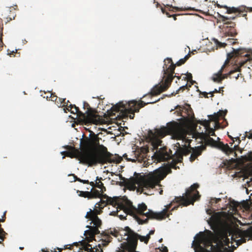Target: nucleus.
I'll use <instances>...</instances> for the list:
<instances>
[{
  "label": "nucleus",
  "mask_w": 252,
  "mask_h": 252,
  "mask_svg": "<svg viewBox=\"0 0 252 252\" xmlns=\"http://www.w3.org/2000/svg\"><path fill=\"white\" fill-rule=\"evenodd\" d=\"M46 98L48 99V98H50V96H49V95H47L46 96Z\"/></svg>",
  "instance_id": "774afa93"
},
{
  "label": "nucleus",
  "mask_w": 252,
  "mask_h": 252,
  "mask_svg": "<svg viewBox=\"0 0 252 252\" xmlns=\"http://www.w3.org/2000/svg\"><path fill=\"white\" fill-rule=\"evenodd\" d=\"M158 129H156L154 133L153 134L152 143L154 149H157V151L152 156V159L150 161L158 162L161 161H167L174 158V155L172 154V152L170 149H168L167 147H164L158 149V147L160 145L162 141L161 139L156 135V132Z\"/></svg>",
  "instance_id": "9d476101"
},
{
  "label": "nucleus",
  "mask_w": 252,
  "mask_h": 252,
  "mask_svg": "<svg viewBox=\"0 0 252 252\" xmlns=\"http://www.w3.org/2000/svg\"><path fill=\"white\" fill-rule=\"evenodd\" d=\"M160 9H161L162 13L163 14H165V13L167 11L164 8H163L162 6H160Z\"/></svg>",
  "instance_id": "3c124183"
},
{
  "label": "nucleus",
  "mask_w": 252,
  "mask_h": 252,
  "mask_svg": "<svg viewBox=\"0 0 252 252\" xmlns=\"http://www.w3.org/2000/svg\"><path fill=\"white\" fill-rule=\"evenodd\" d=\"M119 234V232L115 228L105 230L101 233V235L103 238V240L107 243H109L111 241L112 238L110 236L111 235L115 237H117Z\"/></svg>",
  "instance_id": "412c9836"
},
{
  "label": "nucleus",
  "mask_w": 252,
  "mask_h": 252,
  "mask_svg": "<svg viewBox=\"0 0 252 252\" xmlns=\"http://www.w3.org/2000/svg\"><path fill=\"white\" fill-rule=\"evenodd\" d=\"M240 75H241V73L237 74L236 75H234V74L230 76V78H234L236 80H237Z\"/></svg>",
  "instance_id": "37998d69"
},
{
  "label": "nucleus",
  "mask_w": 252,
  "mask_h": 252,
  "mask_svg": "<svg viewBox=\"0 0 252 252\" xmlns=\"http://www.w3.org/2000/svg\"><path fill=\"white\" fill-rule=\"evenodd\" d=\"M165 14H166V15L169 18H170L172 16V15L170 14V13L167 11H166Z\"/></svg>",
  "instance_id": "4d7b16f0"
},
{
  "label": "nucleus",
  "mask_w": 252,
  "mask_h": 252,
  "mask_svg": "<svg viewBox=\"0 0 252 252\" xmlns=\"http://www.w3.org/2000/svg\"><path fill=\"white\" fill-rule=\"evenodd\" d=\"M211 228L214 231L206 230L204 235L207 241L206 249L201 248L202 252H233L237 247L229 249V240L221 230L222 220L218 214L212 215L208 220Z\"/></svg>",
  "instance_id": "f03ea898"
},
{
  "label": "nucleus",
  "mask_w": 252,
  "mask_h": 252,
  "mask_svg": "<svg viewBox=\"0 0 252 252\" xmlns=\"http://www.w3.org/2000/svg\"><path fill=\"white\" fill-rule=\"evenodd\" d=\"M231 203L232 204V207L234 208H236L238 206V203L236 202H235L234 201H233V202H231Z\"/></svg>",
  "instance_id": "c03bdc74"
},
{
  "label": "nucleus",
  "mask_w": 252,
  "mask_h": 252,
  "mask_svg": "<svg viewBox=\"0 0 252 252\" xmlns=\"http://www.w3.org/2000/svg\"><path fill=\"white\" fill-rule=\"evenodd\" d=\"M162 192H163V190H161L159 191V194H162Z\"/></svg>",
  "instance_id": "338daca9"
},
{
  "label": "nucleus",
  "mask_w": 252,
  "mask_h": 252,
  "mask_svg": "<svg viewBox=\"0 0 252 252\" xmlns=\"http://www.w3.org/2000/svg\"><path fill=\"white\" fill-rule=\"evenodd\" d=\"M71 175H72L73 177H74V181H77V179H79V178H78L76 175H75L74 174H71Z\"/></svg>",
  "instance_id": "13d9d810"
},
{
  "label": "nucleus",
  "mask_w": 252,
  "mask_h": 252,
  "mask_svg": "<svg viewBox=\"0 0 252 252\" xmlns=\"http://www.w3.org/2000/svg\"><path fill=\"white\" fill-rule=\"evenodd\" d=\"M226 9V13L227 14H237L236 16H224L221 15H219V21L222 23L220 26V28L223 32L228 36L234 37L237 35V32L235 28L236 24L231 20H234L237 17H245L247 20V14L249 8L245 6H240L238 7H229L226 5L221 6ZM250 11H252V8H250Z\"/></svg>",
  "instance_id": "39448f33"
},
{
  "label": "nucleus",
  "mask_w": 252,
  "mask_h": 252,
  "mask_svg": "<svg viewBox=\"0 0 252 252\" xmlns=\"http://www.w3.org/2000/svg\"><path fill=\"white\" fill-rule=\"evenodd\" d=\"M231 239L236 242L237 247L252 239V226L245 230L237 229L232 232Z\"/></svg>",
  "instance_id": "f8f14e48"
},
{
  "label": "nucleus",
  "mask_w": 252,
  "mask_h": 252,
  "mask_svg": "<svg viewBox=\"0 0 252 252\" xmlns=\"http://www.w3.org/2000/svg\"><path fill=\"white\" fill-rule=\"evenodd\" d=\"M199 185L194 184L189 188L187 189L185 196H180L176 198V201L181 205L187 206L193 203L196 200L200 197L198 191L196 189L199 188Z\"/></svg>",
  "instance_id": "9b49d317"
},
{
  "label": "nucleus",
  "mask_w": 252,
  "mask_h": 252,
  "mask_svg": "<svg viewBox=\"0 0 252 252\" xmlns=\"http://www.w3.org/2000/svg\"><path fill=\"white\" fill-rule=\"evenodd\" d=\"M166 175V174L161 169L159 168L155 170L147 175L146 177L138 181V190L147 195L152 194V193L147 192L146 191H150L151 189L155 188L156 186H158L160 181L163 180Z\"/></svg>",
  "instance_id": "6e6552de"
},
{
  "label": "nucleus",
  "mask_w": 252,
  "mask_h": 252,
  "mask_svg": "<svg viewBox=\"0 0 252 252\" xmlns=\"http://www.w3.org/2000/svg\"><path fill=\"white\" fill-rule=\"evenodd\" d=\"M164 63L163 66V76L161 81L158 85H156L151 90L150 94H146L143 97L147 96L157 95L161 93L166 91L170 86L174 78L176 77L178 79L180 77L174 75L175 74V65L173 63L171 58H167L164 61Z\"/></svg>",
  "instance_id": "423d86ee"
},
{
  "label": "nucleus",
  "mask_w": 252,
  "mask_h": 252,
  "mask_svg": "<svg viewBox=\"0 0 252 252\" xmlns=\"http://www.w3.org/2000/svg\"><path fill=\"white\" fill-rule=\"evenodd\" d=\"M77 193L78 194V195L81 197H83L85 198H88L89 199H90V195L91 194L90 193V191H80V190H77Z\"/></svg>",
  "instance_id": "7c9ffc66"
},
{
  "label": "nucleus",
  "mask_w": 252,
  "mask_h": 252,
  "mask_svg": "<svg viewBox=\"0 0 252 252\" xmlns=\"http://www.w3.org/2000/svg\"><path fill=\"white\" fill-rule=\"evenodd\" d=\"M214 41L217 48H223L227 44L226 43L220 42L217 39H214Z\"/></svg>",
  "instance_id": "473e14b6"
},
{
  "label": "nucleus",
  "mask_w": 252,
  "mask_h": 252,
  "mask_svg": "<svg viewBox=\"0 0 252 252\" xmlns=\"http://www.w3.org/2000/svg\"><path fill=\"white\" fill-rule=\"evenodd\" d=\"M249 157L250 160H252V152L249 153Z\"/></svg>",
  "instance_id": "5fc2aeb1"
},
{
  "label": "nucleus",
  "mask_w": 252,
  "mask_h": 252,
  "mask_svg": "<svg viewBox=\"0 0 252 252\" xmlns=\"http://www.w3.org/2000/svg\"><path fill=\"white\" fill-rule=\"evenodd\" d=\"M102 179V178H99L98 177H97L96 178L95 183H94V182H91L90 185L93 187H96L100 189V191L102 193H103L105 191H106V188L104 186L103 184L101 181Z\"/></svg>",
  "instance_id": "393cba45"
},
{
  "label": "nucleus",
  "mask_w": 252,
  "mask_h": 252,
  "mask_svg": "<svg viewBox=\"0 0 252 252\" xmlns=\"http://www.w3.org/2000/svg\"><path fill=\"white\" fill-rule=\"evenodd\" d=\"M102 206L99 203H96L94 210L90 209V211L87 213L85 218L91 221L90 224H96L97 226H101L102 221L97 215L100 214L102 213V211L98 210L97 208L102 209L101 207H102Z\"/></svg>",
  "instance_id": "4468645a"
},
{
  "label": "nucleus",
  "mask_w": 252,
  "mask_h": 252,
  "mask_svg": "<svg viewBox=\"0 0 252 252\" xmlns=\"http://www.w3.org/2000/svg\"><path fill=\"white\" fill-rule=\"evenodd\" d=\"M168 134L171 135L174 139L181 140V143H176L178 149L170 165L171 168L176 169V164L182 162L183 156H187L191 153V149L189 146L191 140L186 139L185 129L181 124L177 122L169 123L166 126L162 127L156 132V135L159 138H163Z\"/></svg>",
  "instance_id": "7ed1b4c3"
},
{
  "label": "nucleus",
  "mask_w": 252,
  "mask_h": 252,
  "mask_svg": "<svg viewBox=\"0 0 252 252\" xmlns=\"http://www.w3.org/2000/svg\"><path fill=\"white\" fill-rule=\"evenodd\" d=\"M232 49V51L227 54V59L221 69L217 73L214 74L212 79L214 82L220 83L222 81V73L224 71V68L230 63L231 59L237 58L236 62L241 63V65L244 63H247L252 60V50H247L241 48Z\"/></svg>",
  "instance_id": "0eeeda50"
},
{
  "label": "nucleus",
  "mask_w": 252,
  "mask_h": 252,
  "mask_svg": "<svg viewBox=\"0 0 252 252\" xmlns=\"http://www.w3.org/2000/svg\"><path fill=\"white\" fill-rule=\"evenodd\" d=\"M59 100L60 101V104H62L63 103V104H65L66 103V102H65V98H64V99H62V98H59Z\"/></svg>",
  "instance_id": "09e8293b"
},
{
  "label": "nucleus",
  "mask_w": 252,
  "mask_h": 252,
  "mask_svg": "<svg viewBox=\"0 0 252 252\" xmlns=\"http://www.w3.org/2000/svg\"><path fill=\"white\" fill-rule=\"evenodd\" d=\"M247 136L249 139H252V131H251L250 132L249 135H247Z\"/></svg>",
  "instance_id": "603ef678"
},
{
  "label": "nucleus",
  "mask_w": 252,
  "mask_h": 252,
  "mask_svg": "<svg viewBox=\"0 0 252 252\" xmlns=\"http://www.w3.org/2000/svg\"><path fill=\"white\" fill-rule=\"evenodd\" d=\"M227 110H220L217 113H215L213 115L209 116V118L211 121H217L220 118H223L226 114Z\"/></svg>",
  "instance_id": "b1692460"
},
{
  "label": "nucleus",
  "mask_w": 252,
  "mask_h": 252,
  "mask_svg": "<svg viewBox=\"0 0 252 252\" xmlns=\"http://www.w3.org/2000/svg\"><path fill=\"white\" fill-rule=\"evenodd\" d=\"M92 225H87L86 227L89 228V230H87L84 232V235L89 241H92L95 237V235L100 233L99 228L101 226H97L96 224H93Z\"/></svg>",
  "instance_id": "f3484780"
},
{
  "label": "nucleus",
  "mask_w": 252,
  "mask_h": 252,
  "mask_svg": "<svg viewBox=\"0 0 252 252\" xmlns=\"http://www.w3.org/2000/svg\"><path fill=\"white\" fill-rule=\"evenodd\" d=\"M187 84H186L185 85L182 86V87H180V88L176 91V94H178L180 91L183 92L184 90L187 89Z\"/></svg>",
  "instance_id": "4c0bfd02"
},
{
  "label": "nucleus",
  "mask_w": 252,
  "mask_h": 252,
  "mask_svg": "<svg viewBox=\"0 0 252 252\" xmlns=\"http://www.w3.org/2000/svg\"><path fill=\"white\" fill-rule=\"evenodd\" d=\"M154 102H144L143 101L140 100L138 102L136 100H131L129 101L126 105L123 102H120L112 108V113L113 112H120L122 118H127L129 117L133 119L135 116V113L138 112L141 108L144 107L148 104L153 103Z\"/></svg>",
  "instance_id": "1a4fd4ad"
},
{
  "label": "nucleus",
  "mask_w": 252,
  "mask_h": 252,
  "mask_svg": "<svg viewBox=\"0 0 252 252\" xmlns=\"http://www.w3.org/2000/svg\"><path fill=\"white\" fill-rule=\"evenodd\" d=\"M236 139H237L238 140V144H240V143L241 142V140H240V138L237 137L236 138Z\"/></svg>",
  "instance_id": "0e129e2a"
},
{
  "label": "nucleus",
  "mask_w": 252,
  "mask_h": 252,
  "mask_svg": "<svg viewBox=\"0 0 252 252\" xmlns=\"http://www.w3.org/2000/svg\"><path fill=\"white\" fill-rule=\"evenodd\" d=\"M90 193L91 194L90 196V199L95 198H100L101 196V192L96 189H91V191H90Z\"/></svg>",
  "instance_id": "c85d7f7f"
},
{
  "label": "nucleus",
  "mask_w": 252,
  "mask_h": 252,
  "mask_svg": "<svg viewBox=\"0 0 252 252\" xmlns=\"http://www.w3.org/2000/svg\"><path fill=\"white\" fill-rule=\"evenodd\" d=\"M154 3H156V7H158L159 6L160 7V4L158 2H156L155 0H154Z\"/></svg>",
  "instance_id": "680f3d73"
},
{
  "label": "nucleus",
  "mask_w": 252,
  "mask_h": 252,
  "mask_svg": "<svg viewBox=\"0 0 252 252\" xmlns=\"http://www.w3.org/2000/svg\"><path fill=\"white\" fill-rule=\"evenodd\" d=\"M48 94L50 95V99L49 100L55 102L57 101L58 99V97L55 94L49 93Z\"/></svg>",
  "instance_id": "e433bc0d"
},
{
  "label": "nucleus",
  "mask_w": 252,
  "mask_h": 252,
  "mask_svg": "<svg viewBox=\"0 0 252 252\" xmlns=\"http://www.w3.org/2000/svg\"><path fill=\"white\" fill-rule=\"evenodd\" d=\"M124 157L128 161H135V159H131V158H127V155L126 154H125L124 155Z\"/></svg>",
  "instance_id": "de8ad7c7"
},
{
  "label": "nucleus",
  "mask_w": 252,
  "mask_h": 252,
  "mask_svg": "<svg viewBox=\"0 0 252 252\" xmlns=\"http://www.w3.org/2000/svg\"><path fill=\"white\" fill-rule=\"evenodd\" d=\"M100 138L93 132L90 137H85L80 141V150L74 147L67 145L64 152L65 156L71 158H77L80 162L89 166L95 165L98 163H120L121 158H117L107 151L106 147L99 144Z\"/></svg>",
  "instance_id": "f257e3e1"
},
{
  "label": "nucleus",
  "mask_w": 252,
  "mask_h": 252,
  "mask_svg": "<svg viewBox=\"0 0 252 252\" xmlns=\"http://www.w3.org/2000/svg\"><path fill=\"white\" fill-rule=\"evenodd\" d=\"M161 248H162V250H160V251H161L162 252H168V250L166 247L163 246L162 245V247Z\"/></svg>",
  "instance_id": "a18cd8bd"
},
{
  "label": "nucleus",
  "mask_w": 252,
  "mask_h": 252,
  "mask_svg": "<svg viewBox=\"0 0 252 252\" xmlns=\"http://www.w3.org/2000/svg\"><path fill=\"white\" fill-rule=\"evenodd\" d=\"M116 211L110 212V215L117 216L122 220L126 219L127 215H128V211L124 209H122L121 210H120V209H117V208H116Z\"/></svg>",
  "instance_id": "5701e85b"
},
{
  "label": "nucleus",
  "mask_w": 252,
  "mask_h": 252,
  "mask_svg": "<svg viewBox=\"0 0 252 252\" xmlns=\"http://www.w3.org/2000/svg\"><path fill=\"white\" fill-rule=\"evenodd\" d=\"M83 108L87 109L85 113L80 112L83 121L86 123L97 124L100 122L101 119L99 115L96 114L94 110L91 108L89 103L84 101Z\"/></svg>",
  "instance_id": "ddd939ff"
},
{
  "label": "nucleus",
  "mask_w": 252,
  "mask_h": 252,
  "mask_svg": "<svg viewBox=\"0 0 252 252\" xmlns=\"http://www.w3.org/2000/svg\"><path fill=\"white\" fill-rule=\"evenodd\" d=\"M189 57H190V54L189 53L183 59H181L179 61H178L175 64V66L176 65L180 66V65L183 64L189 59Z\"/></svg>",
  "instance_id": "2f4dec72"
},
{
  "label": "nucleus",
  "mask_w": 252,
  "mask_h": 252,
  "mask_svg": "<svg viewBox=\"0 0 252 252\" xmlns=\"http://www.w3.org/2000/svg\"><path fill=\"white\" fill-rule=\"evenodd\" d=\"M215 122V128L216 129H219L220 127V125L219 122V120H218L217 121H214Z\"/></svg>",
  "instance_id": "ea45409f"
},
{
  "label": "nucleus",
  "mask_w": 252,
  "mask_h": 252,
  "mask_svg": "<svg viewBox=\"0 0 252 252\" xmlns=\"http://www.w3.org/2000/svg\"><path fill=\"white\" fill-rule=\"evenodd\" d=\"M138 152L139 153V156L137 159L141 160V162H143L145 166H149L150 164H152L150 159L147 158V154L149 153V148L147 146L141 147Z\"/></svg>",
  "instance_id": "6ab92c4d"
},
{
  "label": "nucleus",
  "mask_w": 252,
  "mask_h": 252,
  "mask_svg": "<svg viewBox=\"0 0 252 252\" xmlns=\"http://www.w3.org/2000/svg\"><path fill=\"white\" fill-rule=\"evenodd\" d=\"M237 59V58L236 57L230 60V63H231V64H234L235 66L234 67L233 69L230 70L228 73L223 74L222 73V80L227 78L228 77L230 78V76L235 74L236 72H241V67L243 66L246 63H244L242 65H241V63H239V62H236Z\"/></svg>",
  "instance_id": "a211bd4d"
},
{
  "label": "nucleus",
  "mask_w": 252,
  "mask_h": 252,
  "mask_svg": "<svg viewBox=\"0 0 252 252\" xmlns=\"http://www.w3.org/2000/svg\"><path fill=\"white\" fill-rule=\"evenodd\" d=\"M202 94H203L204 96L206 98H208V93H206V92H203L202 93Z\"/></svg>",
  "instance_id": "6e6d98bb"
},
{
  "label": "nucleus",
  "mask_w": 252,
  "mask_h": 252,
  "mask_svg": "<svg viewBox=\"0 0 252 252\" xmlns=\"http://www.w3.org/2000/svg\"><path fill=\"white\" fill-rule=\"evenodd\" d=\"M219 145L220 148L223 152H224L226 154L229 155L234 153L235 155V157L237 156V154L235 152H234L233 149L231 148H230L228 144H224L222 142H220Z\"/></svg>",
  "instance_id": "a878e982"
},
{
  "label": "nucleus",
  "mask_w": 252,
  "mask_h": 252,
  "mask_svg": "<svg viewBox=\"0 0 252 252\" xmlns=\"http://www.w3.org/2000/svg\"><path fill=\"white\" fill-rule=\"evenodd\" d=\"M228 136H229V137L230 138H231L232 140H233V142H232V143H231V144H232L234 143V140H233V138L231 136H230V135H228Z\"/></svg>",
  "instance_id": "e2e57ef3"
},
{
  "label": "nucleus",
  "mask_w": 252,
  "mask_h": 252,
  "mask_svg": "<svg viewBox=\"0 0 252 252\" xmlns=\"http://www.w3.org/2000/svg\"><path fill=\"white\" fill-rule=\"evenodd\" d=\"M3 233H5L2 228H0V239H3V237L1 236Z\"/></svg>",
  "instance_id": "8fccbe9b"
},
{
  "label": "nucleus",
  "mask_w": 252,
  "mask_h": 252,
  "mask_svg": "<svg viewBox=\"0 0 252 252\" xmlns=\"http://www.w3.org/2000/svg\"><path fill=\"white\" fill-rule=\"evenodd\" d=\"M189 148L191 149V154L189 158V160L192 162L196 158L200 156L203 152L205 149V147L204 146H200L192 148L190 147L189 144Z\"/></svg>",
  "instance_id": "4be33fe9"
},
{
  "label": "nucleus",
  "mask_w": 252,
  "mask_h": 252,
  "mask_svg": "<svg viewBox=\"0 0 252 252\" xmlns=\"http://www.w3.org/2000/svg\"><path fill=\"white\" fill-rule=\"evenodd\" d=\"M77 180V181L80 182L81 183H82L83 184H90V182H89V180H82V179H78Z\"/></svg>",
  "instance_id": "a19ab883"
},
{
  "label": "nucleus",
  "mask_w": 252,
  "mask_h": 252,
  "mask_svg": "<svg viewBox=\"0 0 252 252\" xmlns=\"http://www.w3.org/2000/svg\"><path fill=\"white\" fill-rule=\"evenodd\" d=\"M220 90L219 91H218L217 89H215V90L213 92H211L209 94H211V97H213L214 96L213 94L214 93H220Z\"/></svg>",
  "instance_id": "49530a36"
},
{
  "label": "nucleus",
  "mask_w": 252,
  "mask_h": 252,
  "mask_svg": "<svg viewBox=\"0 0 252 252\" xmlns=\"http://www.w3.org/2000/svg\"><path fill=\"white\" fill-rule=\"evenodd\" d=\"M166 7L168 8V10L171 12H176V11H198L200 13L207 15L208 12H209V9H207V11H204L201 9H196L194 8L191 7H179L177 6H173L172 5L166 4L164 5Z\"/></svg>",
  "instance_id": "aec40b11"
},
{
  "label": "nucleus",
  "mask_w": 252,
  "mask_h": 252,
  "mask_svg": "<svg viewBox=\"0 0 252 252\" xmlns=\"http://www.w3.org/2000/svg\"><path fill=\"white\" fill-rule=\"evenodd\" d=\"M154 233H155V230H151L150 231L149 234V235H151L154 234Z\"/></svg>",
  "instance_id": "052dcab7"
},
{
  "label": "nucleus",
  "mask_w": 252,
  "mask_h": 252,
  "mask_svg": "<svg viewBox=\"0 0 252 252\" xmlns=\"http://www.w3.org/2000/svg\"><path fill=\"white\" fill-rule=\"evenodd\" d=\"M126 205L128 215L132 216L139 224L147 223L149 219L161 220L168 217L166 210L158 213L149 210L145 213L144 212L147 210V207L144 203L139 204L138 207L136 208L132 205V203L128 200Z\"/></svg>",
  "instance_id": "20e7f679"
},
{
  "label": "nucleus",
  "mask_w": 252,
  "mask_h": 252,
  "mask_svg": "<svg viewBox=\"0 0 252 252\" xmlns=\"http://www.w3.org/2000/svg\"><path fill=\"white\" fill-rule=\"evenodd\" d=\"M220 201H221V199L220 198H212L211 199V202L212 203H217L219 202Z\"/></svg>",
  "instance_id": "79ce46f5"
},
{
  "label": "nucleus",
  "mask_w": 252,
  "mask_h": 252,
  "mask_svg": "<svg viewBox=\"0 0 252 252\" xmlns=\"http://www.w3.org/2000/svg\"><path fill=\"white\" fill-rule=\"evenodd\" d=\"M179 15V14H173L172 15L171 17H173L174 20H176L177 16Z\"/></svg>",
  "instance_id": "864d4df0"
},
{
  "label": "nucleus",
  "mask_w": 252,
  "mask_h": 252,
  "mask_svg": "<svg viewBox=\"0 0 252 252\" xmlns=\"http://www.w3.org/2000/svg\"><path fill=\"white\" fill-rule=\"evenodd\" d=\"M205 140L206 142L212 145H215L216 144V141L213 139V138L208 136L206 137Z\"/></svg>",
  "instance_id": "f704fd0d"
},
{
  "label": "nucleus",
  "mask_w": 252,
  "mask_h": 252,
  "mask_svg": "<svg viewBox=\"0 0 252 252\" xmlns=\"http://www.w3.org/2000/svg\"><path fill=\"white\" fill-rule=\"evenodd\" d=\"M205 128L206 129V130L204 133V135H205L206 137H210V136H216L215 133V129H213V128L210 127V124L208 121L206 122Z\"/></svg>",
  "instance_id": "bb28decb"
},
{
  "label": "nucleus",
  "mask_w": 252,
  "mask_h": 252,
  "mask_svg": "<svg viewBox=\"0 0 252 252\" xmlns=\"http://www.w3.org/2000/svg\"><path fill=\"white\" fill-rule=\"evenodd\" d=\"M235 40H236V39H234L233 38H228L227 40V42H228L227 43V44L229 43L230 44L234 45V44H235L236 43V41Z\"/></svg>",
  "instance_id": "58836bf2"
},
{
  "label": "nucleus",
  "mask_w": 252,
  "mask_h": 252,
  "mask_svg": "<svg viewBox=\"0 0 252 252\" xmlns=\"http://www.w3.org/2000/svg\"><path fill=\"white\" fill-rule=\"evenodd\" d=\"M146 239H147L148 240V242H149V239H150V235H149V234H147L146 236Z\"/></svg>",
  "instance_id": "bf43d9fd"
},
{
  "label": "nucleus",
  "mask_w": 252,
  "mask_h": 252,
  "mask_svg": "<svg viewBox=\"0 0 252 252\" xmlns=\"http://www.w3.org/2000/svg\"><path fill=\"white\" fill-rule=\"evenodd\" d=\"M85 250L88 252H96L98 250L97 249L92 248L91 245L88 244L85 248Z\"/></svg>",
  "instance_id": "c9c22d12"
},
{
  "label": "nucleus",
  "mask_w": 252,
  "mask_h": 252,
  "mask_svg": "<svg viewBox=\"0 0 252 252\" xmlns=\"http://www.w3.org/2000/svg\"><path fill=\"white\" fill-rule=\"evenodd\" d=\"M175 109L177 110L174 113H176L177 116H181L185 120H193L194 118L193 111L189 105L185 106L177 105Z\"/></svg>",
  "instance_id": "2eb2a0df"
},
{
  "label": "nucleus",
  "mask_w": 252,
  "mask_h": 252,
  "mask_svg": "<svg viewBox=\"0 0 252 252\" xmlns=\"http://www.w3.org/2000/svg\"><path fill=\"white\" fill-rule=\"evenodd\" d=\"M192 76L190 73H187L186 75V77H184V80H187L189 82H190L191 83V85L193 84L194 81L192 79Z\"/></svg>",
  "instance_id": "72a5a7b5"
},
{
  "label": "nucleus",
  "mask_w": 252,
  "mask_h": 252,
  "mask_svg": "<svg viewBox=\"0 0 252 252\" xmlns=\"http://www.w3.org/2000/svg\"><path fill=\"white\" fill-rule=\"evenodd\" d=\"M162 241H163L162 238H161V239H160L159 240V242L161 243V242H162Z\"/></svg>",
  "instance_id": "69168bd1"
},
{
  "label": "nucleus",
  "mask_w": 252,
  "mask_h": 252,
  "mask_svg": "<svg viewBox=\"0 0 252 252\" xmlns=\"http://www.w3.org/2000/svg\"><path fill=\"white\" fill-rule=\"evenodd\" d=\"M69 102L68 100H67L66 102V110L68 111H70L72 113H77L81 119V114H80V111L79 110V108L78 107H76L75 105L70 104L69 106L67 105V103Z\"/></svg>",
  "instance_id": "cd10ccee"
},
{
  "label": "nucleus",
  "mask_w": 252,
  "mask_h": 252,
  "mask_svg": "<svg viewBox=\"0 0 252 252\" xmlns=\"http://www.w3.org/2000/svg\"><path fill=\"white\" fill-rule=\"evenodd\" d=\"M103 193L101 192V196L100 197L101 198V204L102 207H101V208H103L106 206V203H107L109 200V198L110 197L108 196L106 194H102Z\"/></svg>",
  "instance_id": "c756f323"
},
{
  "label": "nucleus",
  "mask_w": 252,
  "mask_h": 252,
  "mask_svg": "<svg viewBox=\"0 0 252 252\" xmlns=\"http://www.w3.org/2000/svg\"><path fill=\"white\" fill-rule=\"evenodd\" d=\"M126 198L125 199L120 198L119 197H110L109 201L106 203V205L110 204L114 207H116L117 209L126 210L127 209L126 203L128 201Z\"/></svg>",
  "instance_id": "dca6fc26"
}]
</instances>
